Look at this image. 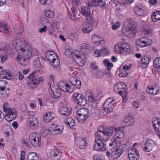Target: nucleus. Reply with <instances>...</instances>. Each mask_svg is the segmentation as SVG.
I'll list each match as a JSON object with an SVG mask.
<instances>
[{"mask_svg": "<svg viewBox=\"0 0 160 160\" xmlns=\"http://www.w3.org/2000/svg\"><path fill=\"white\" fill-rule=\"evenodd\" d=\"M136 24L135 22L131 20L126 21L122 28L123 34L129 38L134 37L137 32Z\"/></svg>", "mask_w": 160, "mask_h": 160, "instance_id": "1", "label": "nucleus"}, {"mask_svg": "<svg viewBox=\"0 0 160 160\" xmlns=\"http://www.w3.org/2000/svg\"><path fill=\"white\" fill-rule=\"evenodd\" d=\"M28 46L24 47V48L21 47V49L22 53L19 57V55L17 56L18 61L21 64L25 66L29 62V60L32 56V50L31 47L28 48Z\"/></svg>", "mask_w": 160, "mask_h": 160, "instance_id": "2", "label": "nucleus"}, {"mask_svg": "<svg viewBox=\"0 0 160 160\" xmlns=\"http://www.w3.org/2000/svg\"><path fill=\"white\" fill-rule=\"evenodd\" d=\"M37 71H34L31 74L28 78L29 79L28 81V85L29 88L33 89L36 88L38 85L40 81H42V78H39L37 76H35Z\"/></svg>", "mask_w": 160, "mask_h": 160, "instance_id": "3", "label": "nucleus"}, {"mask_svg": "<svg viewBox=\"0 0 160 160\" xmlns=\"http://www.w3.org/2000/svg\"><path fill=\"white\" fill-rule=\"evenodd\" d=\"M37 71H34L31 74L28 78L29 79L28 81V85L29 88L33 89L36 88L38 85L40 81H42V78H39L37 76H35Z\"/></svg>", "mask_w": 160, "mask_h": 160, "instance_id": "4", "label": "nucleus"}, {"mask_svg": "<svg viewBox=\"0 0 160 160\" xmlns=\"http://www.w3.org/2000/svg\"><path fill=\"white\" fill-rule=\"evenodd\" d=\"M37 71H34L31 74L28 78L29 79L28 81V85L29 88L33 89L36 88L38 85L40 81H42V78H39L37 76H35Z\"/></svg>", "mask_w": 160, "mask_h": 160, "instance_id": "5", "label": "nucleus"}, {"mask_svg": "<svg viewBox=\"0 0 160 160\" xmlns=\"http://www.w3.org/2000/svg\"><path fill=\"white\" fill-rule=\"evenodd\" d=\"M29 140L31 143L35 147H39L40 145L41 138L40 135L37 133H31L29 136Z\"/></svg>", "mask_w": 160, "mask_h": 160, "instance_id": "6", "label": "nucleus"}, {"mask_svg": "<svg viewBox=\"0 0 160 160\" xmlns=\"http://www.w3.org/2000/svg\"><path fill=\"white\" fill-rule=\"evenodd\" d=\"M87 21V22H84L82 25V31L84 33L90 32L92 29V26L94 24V21L93 18H88Z\"/></svg>", "mask_w": 160, "mask_h": 160, "instance_id": "7", "label": "nucleus"}, {"mask_svg": "<svg viewBox=\"0 0 160 160\" xmlns=\"http://www.w3.org/2000/svg\"><path fill=\"white\" fill-rule=\"evenodd\" d=\"M72 98L74 102L80 105L84 106L87 103L86 99L81 94L75 93L72 95Z\"/></svg>", "mask_w": 160, "mask_h": 160, "instance_id": "8", "label": "nucleus"}, {"mask_svg": "<svg viewBox=\"0 0 160 160\" xmlns=\"http://www.w3.org/2000/svg\"><path fill=\"white\" fill-rule=\"evenodd\" d=\"M95 144L93 147L94 149L97 151H106V144L99 138L95 139Z\"/></svg>", "mask_w": 160, "mask_h": 160, "instance_id": "9", "label": "nucleus"}, {"mask_svg": "<svg viewBox=\"0 0 160 160\" xmlns=\"http://www.w3.org/2000/svg\"><path fill=\"white\" fill-rule=\"evenodd\" d=\"M8 113L5 115V119L8 122H11L17 116L16 111L12 108H8Z\"/></svg>", "mask_w": 160, "mask_h": 160, "instance_id": "10", "label": "nucleus"}, {"mask_svg": "<svg viewBox=\"0 0 160 160\" xmlns=\"http://www.w3.org/2000/svg\"><path fill=\"white\" fill-rule=\"evenodd\" d=\"M12 42L14 46L16 47V46H17L20 47V48L21 47L24 48V47H25L26 46H28V48L30 47L29 46V45L26 44V42L22 38H14L13 39Z\"/></svg>", "mask_w": 160, "mask_h": 160, "instance_id": "11", "label": "nucleus"}, {"mask_svg": "<svg viewBox=\"0 0 160 160\" xmlns=\"http://www.w3.org/2000/svg\"><path fill=\"white\" fill-rule=\"evenodd\" d=\"M75 142L79 148L84 149L86 148L88 143L84 139L81 137H77L75 138Z\"/></svg>", "mask_w": 160, "mask_h": 160, "instance_id": "12", "label": "nucleus"}, {"mask_svg": "<svg viewBox=\"0 0 160 160\" xmlns=\"http://www.w3.org/2000/svg\"><path fill=\"white\" fill-rule=\"evenodd\" d=\"M134 122V119L132 116H128L122 122L121 128L124 129L127 126H132Z\"/></svg>", "mask_w": 160, "mask_h": 160, "instance_id": "13", "label": "nucleus"}, {"mask_svg": "<svg viewBox=\"0 0 160 160\" xmlns=\"http://www.w3.org/2000/svg\"><path fill=\"white\" fill-rule=\"evenodd\" d=\"M127 89L126 85L124 83L121 82V96L122 98V102H125L127 100V92L126 90Z\"/></svg>", "mask_w": 160, "mask_h": 160, "instance_id": "14", "label": "nucleus"}, {"mask_svg": "<svg viewBox=\"0 0 160 160\" xmlns=\"http://www.w3.org/2000/svg\"><path fill=\"white\" fill-rule=\"evenodd\" d=\"M103 135L105 137H106V139H105L104 137H103V140L104 141H107L109 138V136L112 135L113 132V128L112 127L109 126L106 128L104 129Z\"/></svg>", "mask_w": 160, "mask_h": 160, "instance_id": "15", "label": "nucleus"}, {"mask_svg": "<svg viewBox=\"0 0 160 160\" xmlns=\"http://www.w3.org/2000/svg\"><path fill=\"white\" fill-rule=\"evenodd\" d=\"M46 58L47 60L50 63L52 62L55 59L57 58V54L53 51H48L47 52L46 54Z\"/></svg>", "mask_w": 160, "mask_h": 160, "instance_id": "16", "label": "nucleus"}, {"mask_svg": "<svg viewBox=\"0 0 160 160\" xmlns=\"http://www.w3.org/2000/svg\"><path fill=\"white\" fill-rule=\"evenodd\" d=\"M151 59V57L148 55H145L142 56L141 60L142 68H145L147 67Z\"/></svg>", "mask_w": 160, "mask_h": 160, "instance_id": "17", "label": "nucleus"}, {"mask_svg": "<svg viewBox=\"0 0 160 160\" xmlns=\"http://www.w3.org/2000/svg\"><path fill=\"white\" fill-rule=\"evenodd\" d=\"M63 127L62 126H60L57 125L56 126L52 125L51 127L49 128L50 131H53L55 134H59L61 133L63 130Z\"/></svg>", "mask_w": 160, "mask_h": 160, "instance_id": "18", "label": "nucleus"}, {"mask_svg": "<svg viewBox=\"0 0 160 160\" xmlns=\"http://www.w3.org/2000/svg\"><path fill=\"white\" fill-rule=\"evenodd\" d=\"M130 51L129 44L127 42H122L121 45V54L122 53H125L126 52H129Z\"/></svg>", "mask_w": 160, "mask_h": 160, "instance_id": "19", "label": "nucleus"}, {"mask_svg": "<svg viewBox=\"0 0 160 160\" xmlns=\"http://www.w3.org/2000/svg\"><path fill=\"white\" fill-rule=\"evenodd\" d=\"M53 159L54 160H58L61 156V152L60 150L58 149L52 150L50 152Z\"/></svg>", "mask_w": 160, "mask_h": 160, "instance_id": "20", "label": "nucleus"}, {"mask_svg": "<svg viewBox=\"0 0 160 160\" xmlns=\"http://www.w3.org/2000/svg\"><path fill=\"white\" fill-rule=\"evenodd\" d=\"M71 109L68 107H61L59 108V112L61 114L64 116L69 115L71 113Z\"/></svg>", "mask_w": 160, "mask_h": 160, "instance_id": "21", "label": "nucleus"}, {"mask_svg": "<svg viewBox=\"0 0 160 160\" xmlns=\"http://www.w3.org/2000/svg\"><path fill=\"white\" fill-rule=\"evenodd\" d=\"M113 108V103L104 102L103 104V109L106 112L109 113L112 111Z\"/></svg>", "mask_w": 160, "mask_h": 160, "instance_id": "22", "label": "nucleus"}, {"mask_svg": "<svg viewBox=\"0 0 160 160\" xmlns=\"http://www.w3.org/2000/svg\"><path fill=\"white\" fill-rule=\"evenodd\" d=\"M145 145V146L143 150L146 152H149L151 151L153 148L155 146V143L153 142H152V143L149 142L148 140L146 141Z\"/></svg>", "mask_w": 160, "mask_h": 160, "instance_id": "23", "label": "nucleus"}, {"mask_svg": "<svg viewBox=\"0 0 160 160\" xmlns=\"http://www.w3.org/2000/svg\"><path fill=\"white\" fill-rule=\"evenodd\" d=\"M64 122L65 124L69 125L70 127L71 128H74L75 126V121L71 118H67L66 120H64Z\"/></svg>", "mask_w": 160, "mask_h": 160, "instance_id": "24", "label": "nucleus"}, {"mask_svg": "<svg viewBox=\"0 0 160 160\" xmlns=\"http://www.w3.org/2000/svg\"><path fill=\"white\" fill-rule=\"evenodd\" d=\"M76 113L81 114L86 116V118H88L90 116V114L89 110L85 108H80Z\"/></svg>", "mask_w": 160, "mask_h": 160, "instance_id": "25", "label": "nucleus"}, {"mask_svg": "<svg viewBox=\"0 0 160 160\" xmlns=\"http://www.w3.org/2000/svg\"><path fill=\"white\" fill-rule=\"evenodd\" d=\"M29 124L32 126H37L38 125V121L37 118L35 117H29L28 119Z\"/></svg>", "mask_w": 160, "mask_h": 160, "instance_id": "26", "label": "nucleus"}, {"mask_svg": "<svg viewBox=\"0 0 160 160\" xmlns=\"http://www.w3.org/2000/svg\"><path fill=\"white\" fill-rule=\"evenodd\" d=\"M82 11L84 16L87 17V20L88 18L90 17L91 18H93L91 15V13L90 12V10L86 7L83 6L82 8Z\"/></svg>", "mask_w": 160, "mask_h": 160, "instance_id": "27", "label": "nucleus"}, {"mask_svg": "<svg viewBox=\"0 0 160 160\" xmlns=\"http://www.w3.org/2000/svg\"><path fill=\"white\" fill-rule=\"evenodd\" d=\"M49 92L51 95L55 98H58L61 95V92L59 89H56L53 91L51 89V92L49 91Z\"/></svg>", "mask_w": 160, "mask_h": 160, "instance_id": "28", "label": "nucleus"}, {"mask_svg": "<svg viewBox=\"0 0 160 160\" xmlns=\"http://www.w3.org/2000/svg\"><path fill=\"white\" fill-rule=\"evenodd\" d=\"M152 19L154 22L160 20V11H155L152 15Z\"/></svg>", "mask_w": 160, "mask_h": 160, "instance_id": "29", "label": "nucleus"}, {"mask_svg": "<svg viewBox=\"0 0 160 160\" xmlns=\"http://www.w3.org/2000/svg\"><path fill=\"white\" fill-rule=\"evenodd\" d=\"M27 160H40V159L36 153L31 152L28 154Z\"/></svg>", "mask_w": 160, "mask_h": 160, "instance_id": "30", "label": "nucleus"}, {"mask_svg": "<svg viewBox=\"0 0 160 160\" xmlns=\"http://www.w3.org/2000/svg\"><path fill=\"white\" fill-rule=\"evenodd\" d=\"M54 117L52 115L51 112L46 113L43 117V120L46 122H49Z\"/></svg>", "mask_w": 160, "mask_h": 160, "instance_id": "31", "label": "nucleus"}, {"mask_svg": "<svg viewBox=\"0 0 160 160\" xmlns=\"http://www.w3.org/2000/svg\"><path fill=\"white\" fill-rule=\"evenodd\" d=\"M112 157L113 159H115L120 156V148L119 147L115 150L113 151L111 154Z\"/></svg>", "mask_w": 160, "mask_h": 160, "instance_id": "32", "label": "nucleus"}, {"mask_svg": "<svg viewBox=\"0 0 160 160\" xmlns=\"http://www.w3.org/2000/svg\"><path fill=\"white\" fill-rule=\"evenodd\" d=\"M93 6H102L105 5L106 2L103 0H92Z\"/></svg>", "mask_w": 160, "mask_h": 160, "instance_id": "33", "label": "nucleus"}, {"mask_svg": "<svg viewBox=\"0 0 160 160\" xmlns=\"http://www.w3.org/2000/svg\"><path fill=\"white\" fill-rule=\"evenodd\" d=\"M86 96L87 98H88L89 101L91 102H92L95 99L93 94L90 90L87 91Z\"/></svg>", "mask_w": 160, "mask_h": 160, "instance_id": "34", "label": "nucleus"}, {"mask_svg": "<svg viewBox=\"0 0 160 160\" xmlns=\"http://www.w3.org/2000/svg\"><path fill=\"white\" fill-rule=\"evenodd\" d=\"M86 116L82 115L81 114L77 113V118L79 122H84L88 118H86Z\"/></svg>", "mask_w": 160, "mask_h": 160, "instance_id": "35", "label": "nucleus"}, {"mask_svg": "<svg viewBox=\"0 0 160 160\" xmlns=\"http://www.w3.org/2000/svg\"><path fill=\"white\" fill-rule=\"evenodd\" d=\"M105 66L107 67L108 71H109L113 66V64L111 62H110L107 59H105L103 61Z\"/></svg>", "mask_w": 160, "mask_h": 160, "instance_id": "36", "label": "nucleus"}, {"mask_svg": "<svg viewBox=\"0 0 160 160\" xmlns=\"http://www.w3.org/2000/svg\"><path fill=\"white\" fill-rule=\"evenodd\" d=\"M113 144L115 148L120 147V137L119 136H117L113 140Z\"/></svg>", "mask_w": 160, "mask_h": 160, "instance_id": "37", "label": "nucleus"}, {"mask_svg": "<svg viewBox=\"0 0 160 160\" xmlns=\"http://www.w3.org/2000/svg\"><path fill=\"white\" fill-rule=\"evenodd\" d=\"M134 12L140 16H142L143 13V10L138 7L135 8Z\"/></svg>", "mask_w": 160, "mask_h": 160, "instance_id": "38", "label": "nucleus"}, {"mask_svg": "<svg viewBox=\"0 0 160 160\" xmlns=\"http://www.w3.org/2000/svg\"><path fill=\"white\" fill-rule=\"evenodd\" d=\"M51 65L54 68L57 67L59 64V60L57 57V58L55 59L52 62H50Z\"/></svg>", "mask_w": 160, "mask_h": 160, "instance_id": "39", "label": "nucleus"}, {"mask_svg": "<svg viewBox=\"0 0 160 160\" xmlns=\"http://www.w3.org/2000/svg\"><path fill=\"white\" fill-rule=\"evenodd\" d=\"M92 41L94 43H98V44H100L101 42V39H100V38L97 35H92Z\"/></svg>", "mask_w": 160, "mask_h": 160, "instance_id": "40", "label": "nucleus"}, {"mask_svg": "<svg viewBox=\"0 0 160 160\" xmlns=\"http://www.w3.org/2000/svg\"><path fill=\"white\" fill-rule=\"evenodd\" d=\"M128 157L130 160H137L139 158V153H137V154H131V155H128Z\"/></svg>", "mask_w": 160, "mask_h": 160, "instance_id": "41", "label": "nucleus"}, {"mask_svg": "<svg viewBox=\"0 0 160 160\" xmlns=\"http://www.w3.org/2000/svg\"><path fill=\"white\" fill-rule=\"evenodd\" d=\"M113 88L115 92L120 94V84L119 82H117L114 85Z\"/></svg>", "mask_w": 160, "mask_h": 160, "instance_id": "42", "label": "nucleus"}, {"mask_svg": "<svg viewBox=\"0 0 160 160\" xmlns=\"http://www.w3.org/2000/svg\"><path fill=\"white\" fill-rule=\"evenodd\" d=\"M90 48L88 44L82 43L81 44V50L83 52H86L87 50H89Z\"/></svg>", "mask_w": 160, "mask_h": 160, "instance_id": "43", "label": "nucleus"}, {"mask_svg": "<svg viewBox=\"0 0 160 160\" xmlns=\"http://www.w3.org/2000/svg\"><path fill=\"white\" fill-rule=\"evenodd\" d=\"M44 15L48 18H52L54 15V13L50 10H47L45 12Z\"/></svg>", "mask_w": 160, "mask_h": 160, "instance_id": "44", "label": "nucleus"}, {"mask_svg": "<svg viewBox=\"0 0 160 160\" xmlns=\"http://www.w3.org/2000/svg\"><path fill=\"white\" fill-rule=\"evenodd\" d=\"M72 13L70 14V15L72 17H70L72 20H75L76 18V12L75 11V8L74 6H72L71 8Z\"/></svg>", "mask_w": 160, "mask_h": 160, "instance_id": "45", "label": "nucleus"}, {"mask_svg": "<svg viewBox=\"0 0 160 160\" xmlns=\"http://www.w3.org/2000/svg\"><path fill=\"white\" fill-rule=\"evenodd\" d=\"M7 83V82L4 80H2L0 81V84L1 86H0V89L1 91H3L5 89V87L4 86Z\"/></svg>", "mask_w": 160, "mask_h": 160, "instance_id": "46", "label": "nucleus"}, {"mask_svg": "<svg viewBox=\"0 0 160 160\" xmlns=\"http://www.w3.org/2000/svg\"><path fill=\"white\" fill-rule=\"evenodd\" d=\"M128 156L138 153L137 149L135 148H132L128 150Z\"/></svg>", "mask_w": 160, "mask_h": 160, "instance_id": "47", "label": "nucleus"}, {"mask_svg": "<svg viewBox=\"0 0 160 160\" xmlns=\"http://www.w3.org/2000/svg\"><path fill=\"white\" fill-rule=\"evenodd\" d=\"M154 88L152 87H151L147 89L146 90V92L149 94H152L153 95H155L157 94V92L158 91H155V92H154L153 91Z\"/></svg>", "mask_w": 160, "mask_h": 160, "instance_id": "48", "label": "nucleus"}, {"mask_svg": "<svg viewBox=\"0 0 160 160\" xmlns=\"http://www.w3.org/2000/svg\"><path fill=\"white\" fill-rule=\"evenodd\" d=\"M67 84L64 83L62 81H60L59 82L58 84V87L59 89L61 90L62 91L64 89L66 85Z\"/></svg>", "mask_w": 160, "mask_h": 160, "instance_id": "49", "label": "nucleus"}, {"mask_svg": "<svg viewBox=\"0 0 160 160\" xmlns=\"http://www.w3.org/2000/svg\"><path fill=\"white\" fill-rule=\"evenodd\" d=\"M40 3L43 5H48L52 2L51 0H39Z\"/></svg>", "mask_w": 160, "mask_h": 160, "instance_id": "50", "label": "nucleus"}, {"mask_svg": "<svg viewBox=\"0 0 160 160\" xmlns=\"http://www.w3.org/2000/svg\"><path fill=\"white\" fill-rule=\"evenodd\" d=\"M4 47L3 50L6 52H10L11 51V47L8 44H5L3 45Z\"/></svg>", "mask_w": 160, "mask_h": 160, "instance_id": "51", "label": "nucleus"}, {"mask_svg": "<svg viewBox=\"0 0 160 160\" xmlns=\"http://www.w3.org/2000/svg\"><path fill=\"white\" fill-rule=\"evenodd\" d=\"M67 88H69V85L67 84L66 85L64 89L62 91L65 92H69L70 93L72 92H73V88H71V89L68 90Z\"/></svg>", "mask_w": 160, "mask_h": 160, "instance_id": "52", "label": "nucleus"}, {"mask_svg": "<svg viewBox=\"0 0 160 160\" xmlns=\"http://www.w3.org/2000/svg\"><path fill=\"white\" fill-rule=\"evenodd\" d=\"M100 53L108 55V51L106 47H104L100 50Z\"/></svg>", "mask_w": 160, "mask_h": 160, "instance_id": "53", "label": "nucleus"}, {"mask_svg": "<svg viewBox=\"0 0 160 160\" xmlns=\"http://www.w3.org/2000/svg\"><path fill=\"white\" fill-rule=\"evenodd\" d=\"M0 58L1 59V62H3L8 59L7 55L6 54L5 55H3L1 54L0 55Z\"/></svg>", "mask_w": 160, "mask_h": 160, "instance_id": "54", "label": "nucleus"}, {"mask_svg": "<svg viewBox=\"0 0 160 160\" xmlns=\"http://www.w3.org/2000/svg\"><path fill=\"white\" fill-rule=\"evenodd\" d=\"M12 133V131L11 130V128H7V129L6 130L4 134L7 136L8 138L10 134Z\"/></svg>", "mask_w": 160, "mask_h": 160, "instance_id": "55", "label": "nucleus"}, {"mask_svg": "<svg viewBox=\"0 0 160 160\" xmlns=\"http://www.w3.org/2000/svg\"><path fill=\"white\" fill-rule=\"evenodd\" d=\"M77 80V79L76 78L74 77L71 78L70 79V81L71 83L73 85H74L75 84H76L77 83L76 81Z\"/></svg>", "mask_w": 160, "mask_h": 160, "instance_id": "56", "label": "nucleus"}, {"mask_svg": "<svg viewBox=\"0 0 160 160\" xmlns=\"http://www.w3.org/2000/svg\"><path fill=\"white\" fill-rule=\"evenodd\" d=\"M114 49L116 52L120 53V46L118 43L114 46Z\"/></svg>", "mask_w": 160, "mask_h": 160, "instance_id": "57", "label": "nucleus"}, {"mask_svg": "<svg viewBox=\"0 0 160 160\" xmlns=\"http://www.w3.org/2000/svg\"><path fill=\"white\" fill-rule=\"evenodd\" d=\"M72 51L69 49H67L65 52V54L68 57H71Z\"/></svg>", "mask_w": 160, "mask_h": 160, "instance_id": "58", "label": "nucleus"}, {"mask_svg": "<svg viewBox=\"0 0 160 160\" xmlns=\"http://www.w3.org/2000/svg\"><path fill=\"white\" fill-rule=\"evenodd\" d=\"M73 4L76 6H79L81 4L80 0H72Z\"/></svg>", "mask_w": 160, "mask_h": 160, "instance_id": "59", "label": "nucleus"}, {"mask_svg": "<svg viewBox=\"0 0 160 160\" xmlns=\"http://www.w3.org/2000/svg\"><path fill=\"white\" fill-rule=\"evenodd\" d=\"M77 83L75 84L74 86H76L77 88L79 89L80 88L81 85V82L80 80L77 79L76 81Z\"/></svg>", "mask_w": 160, "mask_h": 160, "instance_id": "60", "label": "nucleus"}, {"mask_svg": "<svg viewBox=\"0 0 160 160\" xmlns=\"http://www.w3.org/2000/svg\"><path fill=\"white\" fill-rule=\"evenodd\" d=\"M2 78L4 79H10L11 78V75L7 72L6 76H2Z\"/></svg>", "mask_w": 160, "mask_h": 160, "instance_id": "61", "label": "nucleus"}, {"mask_svg": "<svg viewBox=\"0 0 160 160\" xmlns=\"http://www.w3.org/2000/svg\"><path fill=\"white\" fill-rule=\"evenodd\" d=\"M153 127L156 131L158 132H160V125L154 124Z\"/></svg>", "mask_w": 160, "mask_h": 160, "instance_id": "62", "label": "nucleus"}, {"mask_svg": "<svg viewBox=\"0 0 160 160\" xmlns=\"http://www.w3.org/2000/svg\"><path fill=\"white\" fill-rule=\"evenodd\" d=\"M25 152L24 151H21L20 154V160H24Z\"/></svg>", "mask_w": 160, "mask_h": 160, "instance_id": "63", "label": "nucleus"}, {"mask_svg": "<svg viewBox=\"0 0 160 160\" xmlns=\"http://www.w3.org/2000/svg\"><path fill=\"white\" fill-rule=\"evenodd\" d=\"M147 40V39L144 38H141L140 39V43H142L144 44H146V41Z\"/></svg>", "mask_w": 160, "mask_h": 160, "instance_id": "64", "label": "nucleus"}]
</instances>
